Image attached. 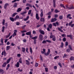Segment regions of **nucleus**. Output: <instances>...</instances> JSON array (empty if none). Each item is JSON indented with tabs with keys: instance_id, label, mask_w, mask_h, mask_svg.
Returning <instances> with one entry per match:
<instances>
[{
	"instance_id": "nucleus-1",
	"label": "nucleus",
	"mask_w": 74,
	"mask_h": 74,
	"mask_svg": "<svg viewBox=\"0 0 74 74\" xmlns=\"http://www.w3.org/2000/svg\"><path fill=\"white\" fill-rule=\"evenodd\" d=\"M39 40L40 41H42L43 40V36L41 34H40L39 37Z\"/></svg>"
},
{
	"instance_id": "nucleus-2",
	"label": "nucleus",
	"mask_w": 74,
	"mask_h": 74,
	"mask_svg": "<svg viewBox=\"0 0 74 74\" xmlns=\"http://www.w3.org/2000/svg\"><path fill=\"white\" fill-rule=\"evenodd\" d=\"M49 53H50V49H48L47 53H45L44 54L45 55H46V56H48Z\"/></svg>"
},
{
	"instance_id": "nucleus-3",
	"label": "nucleus",
	"mask_w": 74,
	"mask_h": 74,
	"mask_svg": "<svg viewBox=\"0 0 74 74\" xmlns=\"http://www.w3.org/2000/svg\"><path fill=\"white\" fill-rule=\"evenodd\" d=\"M66 7L67 9H69V10H71V9H74V6H71L70 8L68 6V5H66Z\"/></svg>"
},
{
	"instance_id": "nucleus-4",
	"label": "nucleus",
	"mask_w": 74,
	"mask_h": 74,
	"mask_svg": "<svg viewBox=\"0 0 74 74\" xmlns=\"http://www.w3.org/2000/svg\"><path fill=\"white\" fill-rule=\"evenodd\" d=\"M7 53L5 52V51L4 50L1 53L2 55H4V56H6V55H7Z\"/></svg>"
},
{
	"instance_id": "nucleus-5",
	"label": "nucleus",
	"mask_w": 74,
	"mask_h": 74,
	"mask_svg": "<svg viewBox=\"0 0 74 74\" xmlns=\"http://www.w3.org/2000/svg\"><path fill=\"white\" fill-rule=\"evenodd\" d=\"M57 21V19L56 18H52L51 21V22H55V21Z\"/></svg>"
},
{
	"instance_id": "nucleus-6",
	"label": "nucleus",
	"mask_w": 74,
	"mask_h": 74,
	"mask_svg": "<svg viewBox=\"0 0 74 74\" xmlns=\"http://www.w3.org/2000/svg\"><path fill=\"white\" fill-rule=\"evenodd\" d=\"M71 15L69 14L67 15L66 16V18H68L69 19H72V17L70 16H71Z\"/></svg>"
},
{
	"instance_id": "nucleus-7",
	"label": "nucleus",
	"mask_w": 74,
	"mask_h": 74,
	"mask_svg": "<svg viewBox=\"0 0 74 74\" xmlns=\"http://www.w3.org/2000/svg\"><path fill=\"white\" fill-rule=\"evenodd\" d=\"M26 34L27 36L30 35L31 34H32V32L31 31H29L28 32L26 33Z\"/></svg>"
},
{
	"instance_id": "nucleus-8",
	"label": "nucleus",
	"mask_w": 74,
	"mask_h": 74,
	"mask_svg": "<svg viewBox=\"0 0 74 74\" xmlns=\"http://www.w3.org/2000/svg\"><path fill=\"white\" fill-rule=\"evenodd\" d=\"M36 18L37 20H39L40 19V17L38 16V14L36 13Z\"/></svg>"
},
{
	"instance_id": "nucleus-9",
	"label": "nucleus",
	"mask_w": 74,
	"mask_h": 74,
	"mask_svg": "<svg viewBox=\"0 0 74 74\" xmlns=\"http://www.w3.org/2000/svg\"><path fill=\"white\" fill-rule=\"evenodd\" d=\"M27 13V12L26 11L24 12L21 13V14L23 16H25V15L24 14H26Z\"/></svg>"
},
{
	"instance_id": "nucleus-10",
	"label": "nucleus",
	"mask_w": 74,
	"mask_h": 74,
	"mask_svg": "<svg viewBox=\"0 0 74 74\" xmlns=\"http://www.w3.org/2000/svg\"><path fill=\"white\" fill-rule=\"evenodd\" d=\"M6 65H7V62H5L3 64L2 67H5L6 66Z\"/></svg>"
},
{
	"instance_id": "nucleus-11",
	"label": "nucleus",
	"mask_w": 74,
	"mask_h": 74,
	"mask_svg": "<svg viewBox=\"0 0 74 74\" xmlns=\"http://www.w3.org/2000/svg\"><path fill=\"white\" fill-rule=\"evenodd\" d=\"M8 5H9V4L8 3H6L5 4L4 8L5 9H6L7 8Z\"/></svg>"
},
{
	"instance_id": "nucleus-12",
	"label": "nucleus",
	"mask_w": 74,
	"mask_h": 74,
	"mask_svg": "<svg viewBox=\"0 0 74 74\" xmlns=\"http://www.w3.org/2000/svg\"><path fill=\"white\" fill-rule=\"evenodd\" d=\"M19 62H17L16 64L15 65V66L16 67H19Z\"/></svg>"
},
{
	"instance_id": "nucleus-13",
	"label": "nucleus",
	"mask_w": 74,
	"mask_h": 74,
	"mask_svg": "<svg viewBox=\"0 0 74 74\" xmlns=\"http://www.w3.org/2000/svg\"><path fill=\"white\" fill-rule=\"evenodd\" d=\"M72 36L71 35H67V37L70 38L71 40H72V39H73V38H72Z\"/></svg>"
},
{
	"instance_id": "nucleus-14",
	"label": "nucleus",
	"mask_w": 74,
	"mask_h": 74,
	"mask_svg": "<svg viewBox=\"0 0 74 74\" xmlns=\"http://www.w3.org/2000/svg\"><path fill=\"white\" fill-rule=\"evenodd\" d=\"M69 59H70V61H71L72 60H74V57H73V56H71Z\"/></svg>"
},
{
	"instance_id": "nucleus-15",
	"label": "nucleus",
	"mask_w": 74,
	"mask_h": 74,
	"mask_svg": "<svg viewBox=\"0 0 74 74\" xmlns=\"http://www.w3.org/2000/svg\"><path fill=\"white\" fill-rule=\"evenodd\" d=\"M25 61L26 62V64H27V65H29L30 64V62L27 60H26Z\"/></svg>"
},
{
	"instance_id": "nucleus-16",
	"label": "nucleus",
	"mask_w": 74,
	"mask_h": 74,
	"mask_svg": "<svg viewBox=\"0 0 74 74\" xmlns=\"http://www.w3.org/2000/svg\"><path fill=\"white\" fill-rule=\"evenodd\" d=\"M11 61V58H10L9 59H8L6 61V63L8 64L10 63V62Z\"/></svg>"
},
{
	"instance_id": "nucleus-17",
	"label": "nucleus",
	"mask_w": 74,
	"mask_h": 74,
	"mask_svg": "<svg viewBox=\"0 0 74 74\" xmlns=\"http://www.w3.org/2000/svg\"><path fill=\"white\" fill-rule=\"evenodd\" d=\"M39 32L41 33L42 34H44V31L42 30L41 29L39 30Z\"/></svg>"
},
{
	"instance_id": "nucleus-18",
	"label": "nucleus",
	"mask_w": 74,
	"mask_h": 74,
	"mask_svg": "<svg viewBox=\"0 0 74 74\" xmlns=\"http://www.w3.org/2000/svg\"><path fill=\"white\" fill-rule=\"evenodd\" d=\"M0 73H2L3 74L4 73H5V72L4 71V70L2 69H0Z\"/></svg>"
},
{
	"instance_id": "nucleus-19",
	"label": "nucleus",
	"mask_w": 74,
	"mask_h": 74,
	"mask_svg": "<svg viewBox=\"0 0 74 74\" xmlns=\"http://www.w3.org/2000/svg\"><path fill=\"white\" fill-rule=\"evenodd\" d=\"M22 11V8H19L17 9L16 11L17 12H20V11Z\"/></svg>"
},
{
	"instance_id": "nucleus-20",
	"label": "nucleus",
	"mask_w": 74,
	"mask_h": 74,
	"mask_svg": "<svg viewBox=\"0 0 74 74\" xmlns=\"http://www.w3.org/2000/svg\"><path fill=\"white\" fill-rule=\"evenodd\" d=\"M57 29L59 31H60L61 32H63V31L61 29V28H59V27H58Z\"/></svg>"
},
{
	"instance_id": "nucleus-21",
	"label": "nucleus",
	"mask_w": 74,
	"mask_h": 74,
	"mask_svg": "<svg viewBox=\"0 0 74 74\" xmlns=\"http://www.w3.org/2000/svg\"><path fill=\"white\" fill-rule=\"evenodd\" d=\"M37 38H38L37 36H36L34 37H32L31 38L32 39V40H36V39H37Z\"/></svg>"
},
{
	"instance_id": "nucleus-22",
	"label": "nucleus",
	"mask_w": 74,
	"mask_h": 74,
	"mask_svg": "<svg viewBox=\"0 0 74 74\" xmlns=\"http://www.w3.org/2000/svg\"><path fill=\"white\" fill-rule=\"evenodd\" d=\"M10 21H12V22H14V18L13 17H10Z\"/></svg>"
},
{
	"instance_id": "nucleus-23",
	"label": "nucleus",
	"mask_w": 74,
	"mask_h": 74,
	"mask_svg": "<svg viewBox=\"0 0 74 74\" xmlns=\"http://www.w3.org/2000/svg\"><path fill=\"white\" fill-rule=\"evenodd\" d=\"M29 18V16H27L26 18H25L24 19V21H27L28 19Z\"/></svg>"
},
{
	"instance_id": "nucleus-24",
	"label": "nucleus",
	"mask_w": 74,
	"mask_h": 74,
	"mask_svg": "<svg viewBox=\"0 0 74 74\" xmlns=\"http://www.w3.org/2000/svg\"><path fill=\"white\" fill-rule=\"evenodd\" d=\"M40 20L41 22H44L45 21V19L44 18H41Z\"/></svg>"
},
{
	"instance_id": "nucleus-25",
	"label": "nucleus",
	"mask_w": 74,
	"mask_h": 74,
	"mask_svg": "<svg viewBox=\"0 0 74 74\" xmlns=\"http://www.w3.org/2000/svg\"><path fill=\"white\" fill-rule=\"evenodd\" d=\"M11 48V47L10 46H8L6 47V50L7 51H8Z\"/></svg>"
},
{
	"instance_id": "nucleus-26",
	"label": "nucleus",
	"mask_w": 74,
	"mask_h": 74,
	"mask_svg": "<svg viewBox=\"0 0 74 74\" xmlns=\"http://www.w3.org/2000/svg\"><path fill=\"white\" fill-rule=\"evenodd\" d=\"M22 51L23 52V53H25V50L26 49L25 48H23V47H22Z\"/></svg>"
},
{
	"instance_id": "nucleus-27",
	"label": "nucleus",
	"mask_w": 74,
	"mask_h": 74,
	"mask_svg": "<svg viewBox=\"0 0 74 74\" xmlns=\"http://www.w3.org/2000/svg\"><path fill=\"white\" fill-rule=\"evenodd\" d=\"M54 12L55 13H58V12H60V11L58 10V9H55V10Z\"/></svg>"
},
{
	"instance_id": "nucleus-28",
	"label": "nucleus",
	"mask_w": 74,
	"mask_h": 74,
	"mask_svg": "<svg viewBox=\"0 0 74 74\" xmlns=\"http://www.w3.org/2000/svg\"><path fill=\"white\" fill-rule=\"evenodd\" d=\"M17 5H18L17 3H14V4L13 5V7H17Z\"/></svg>"
},
{
	"instance_id": "nucleus-29",
	"label": "nucleus",
	"mask_w": 74,
	"mask_h": 74,
	"mask_svg": "<svg viewBox=\"0 0 74 74\" xmlns=\"http://www.w3.org/2000/svg\"><path fill=\"white\" fill-rule=\"evenodd\" d=\"M60 5V7H63L64 8H66L64 7V5L63 4H62V3H61Z\"/></svg>"
},
{
	"instance_id": "nucleus-30",
	"label": "nucleus",
	"mask_w": 74,
	"mask_h": 74,
	"mask_svg": "<svg viewBox=\"0 0 74 74\" xmlns=\"http://www.w3.org/2000/svg\"><path fill=\"white\" fill-rule=\"evenodd\" d=\"M17 14V13H14L12 15V17H14V16H15Z\"/></svg>"
},
{
	"instance_id": "nucleus-31",
	"label": "nucleus",
	"mask_w": 74,
	"mask_h": 74,
	"mask_svg": "<svg viewBox=\"0 0 74 74\" xmlns=\"http://www.w3.org/2000/svg\"><path fill=\"white\" fill-rule=\"evenodd\" d=\"M10 34H11V33H10L8 35L6 36H5L6 38H8L10 36Z\"/></svg>"
},
{
	"instance_id": "nucleus-32",
	"label": "nucleus",
	"mask_w": 74,
	"mask_h": 74,
	"mask_svg": "<svg viewBox=\"0 0 74 74\" xmlns=\"http://www.w3.org/2000/svg\"><path fill=\"white\" fill-rule=\"evenodd\" d=\"M43 15H44V14H43V12H41L40 14V16L41 18H42V16H43Z\"/></svg>"
},
{
	"instance_id": "nucleus-33",
	"label": "nucleus",
	"mask_w": 74,
	"mask_h": 74,
	"mask_svg": "<svg viewBox=\"0 0 74 74\" xmlns=\"http://www.w3.org/2000/svg\"><path fill=\"white\" fill-rule=\"evenodd\" d=\"M20 63H22V58H20L18 61Z\"/></svg>"
},
{
	"instance_id": "nucleus-34",
	"label": "nucleus",
	"mask_w": 74,
	"mask_h": 74,
	"mask_svg": "<svg viewBox=\"0 0 74 74\" xmlns=\"http://www.w3.org/2000/svg\"><path fill=\"white\" fill-rule=\"evenodd\" d=\"M30 51L31 54H32V53H33V50H32V47H30Z\"/></svg>"
},
{
	"instance_id": "nucleus-35",
	"label": "nucleus",
	"mask_w": 74,
	"mask_h": 74,
	"mask_svg": "<svg viewBox=\"0 0 74 74\" xmlns=\"http://www.w3.org/2000/svg\"><path fill=\"white\" fill-rule=\"evenodd\" d=\"M31 12H32V10H29L28 13V15H30V14H31Z\"/></svg>"
},
{
	"instance_id": "nucleus-36",
	"label": "nucleus",
	"mask_w": 74,
	"mask_h": 74,
	"mask_svg": "<svg viewBox=\"0 0 74 74\" xmlns=\"http://www.w3.org/2000/svg\"><path fill=\"white\" fill-rule=\"evenodd\" d=\"M49 27L50 28V29H51L52 27V25L51 24H50L49 25Z\"/></svg>"
},
{
	"instance_id": "nucleus-37",
	"label": "nucleus",
	"mask_w": 74,
	"mask_h": 74,
	"mask_svg": "<svg viewBox=\"0 0 74 74\" xmlns=\"http://www.w3.org/2000/svg\"><path fill=\"white\" fill-rule=\"evenodd\" d=\"M53 2V7H56V2Z\"/></svg>"
},
{
	"instance_id": "nucleus-38",
	"label": "nucleus",
	"mask_w": 74,
	"mask_h": 74,
	"mask_svg": "<svg viewBox=\"0 0 74 74\" xmlns=\"http://www.w3.org/2000/svg\"><path fill=\"white\" fill-rule=\"evenodd\" d=\"M67 55L66 53H65L64 55V56H63V58H66V57H67Z\"/></svg>"
},
{
	"instance_id": "nucleus-39",
	"label": "nucleus",
	"mask_w": 74,
	"mask_h": 74,
	"mask_svg": "<svg viewBox=\"0 0 74 74\" xmlns=\"http://www.w3.org/2000/svg\"><path fill=\"white\" fill-rule=\"evenodd\" d=\"M69 48H70V49L71 50V51H73V49H72V47H71V45H69Z\"/></svg>"
},
{
	"instance_id": "nucleus-40",
	"label": "nucleus",
	"mask_w": 74,
	"mask_h": 74,
	"mask_svg": "<svg viewBox=\"0 0 74 74\" xmlns=\"http://www.w3.org/2000/svg\"><path fill=\"white\" fill-rule=\"evenodd\" d=\"M52 12H49L48 13H47V15H51V14Z\"/></svg>"
},
{
	"instance_id": "nucleus-41",
	"label": "nucleus",
	"mask_w": 74,
	"mask_h": 74,
	"mask_svg": "<svg viewBox=\"0 0 74 74\" xmlns=\"http://www.w3.org/2000/svg\"><path fill=\"white\" fill-rule=\"evenodd\" d=\"M19 19V16L18 15H16L15 18V19Z\"/></svg>"
},
{
	"instance_id": "nucleus-42",
	"label": "nucleus",
	"mask_w": 74,
	"mask_h": 74,
	"mask_svg": "<svg viewBox=\"0 0 74 74\" xmlns=\"http://www.w3.org/2000/svg\"><path fill=\"white\" fill-rule=\"evenodd\" d=\"M52 40H53V41H56V37L54 36L52 38Z\"/></svg>"
},
{
	"instance_id": "nucleus-43",
	"label": "nucleus",
	"mask_w": 74,
	"mask_h": 74,
	"mask_svg": "<svg viewBox=\"0 0 74 74\" xmlns=\"http://www.w3.org/2000/svg\"><path fill=\"white\" fill-rule=\"evenodd\" d=\"M5 29V27L3 26L2 27V32H4V29Z\"/></svg>"
},
{
	"instance_id": "nucleus-44",
	"label": "nucleus",
	"mask_w": 74,
	"mask_h": 74,
	"mask_svg": "<svg viewBox=\"0 0 74 74\" xmlns=\"http://www.w3.org/2000/svg\"><path fill=\"white\" fill-rule=\"evenodd\" d=\"M38 63L36 62L35 64V67H38Z\"/></svg>"
},
{
	"instance_id": "nucleus-45",
	"label": "nucleus",
	"mask_w": 74,
	"mask_h": 74,
	"mask_svg": "<svg viewBox=\"0 0 74 74\" xmlns=\"http://www.w3.org/2000/svg\"><path fill=\"white\" fill-rule=\"evenodd\" d=\"M5 20H3L2 22V24L3 25H4V23H5Z\"/></svg>"
},
{
	"instance_id": "nucleus-46",
	"label": "nucleus",
	"mask_w": 74,
	"mask_h": 74,
	"mask_svg": "<svg viewBox=\"0 0 74 74\" xmlns=\"http://www.w3.org/2000/svg\"><path fill=\"white\" fill-rule=\"evenodd\" d=\"M62 40L64 42L65 41H66V38H65V37L64 38L62 39Z\"/></svg>"
},
{
	"instance_id": "nucleus-47",
	"label": "nucleus",
	"mask_w": 74,
	"mask_h": 74,
	"mask_svg": "<svg viewBox=\"0 0 74 74\" xmlns=\"http://www.w3.org/2000/svg\"><path fill=\"white\" fill-rule=\"evenodd\" d=\"M64 45L63 44V42H61V45L60 46L61 48H63V47Z\"/></svg>"
},
{
	"instance_id": "nucleus-48",
	"label": "nucleus",
	"mask_w": 74,
	"mask_h": 74,
	"mask_svg": "<svg viewBox=\"0 0 74 74\" xmlns=\"http://www.w3.org/2000/svg\"><path fill=\"white\" fill-rule=\"evenodd\" d=\"M42 43L43 44L47 43V40H43L42 42Z\"/></svg>"
},
{
	"instance_id": "nucleus-49",
	"label": "nucleus",
	"mask_w": 74,
	"mask_h": 74,
	"mask_svg": "<svg viewBox=\"0 0 74 74\" xmlns=\"http://www.w3.org/2000/svg\"><path fill=\"white\" fill-rule=\"evenodd\" d=\"M59 18L60 20L62 19H63V16H60L59 17Z\"/></svg>"
},
{
	"instance_id": "nucleus-50",
	"label": "nucleus",
	"mask_w": 74,
	"mask_h": 74,
	"mask_svg": "<svg viewBox=\"0 0 74 74\" xmlns=\"http://www.w3.org/2000/svg\"><path fill=\"white\" fill-rule=\"evenodd\" d=\"M45 69L46 72H48V68H45Z\"/></svg>"
},
{
	"instance_id": "nucleus-51",
	"label": "nucleus",
	"mask_w": 74,
	"mask_h": 74,
	"mask_svg": "<svg viewBox=\"0 0 74 74\" xmlns=\"http://www.w3.org/2000/svg\"><path fill=\"white\" fill-rule=\"evenodd\" d=\"M18 71H19V72H22V71H23L22 69H21L20 68L18 69Z\"/></svg>"
},
{
	"instance_id": "nucleus-52",
	"label": "nucleus",
	"mask_w": 74,
	"mask_h": 74,
	"mask_svg": "<svg viewBox=\"0 0 74 74\" xmlns=\"http://www.w3.org/2000/svg\"><path fill=\"white\" fill-rule=\"evenodd\" d=\"M27 32V31H26V30H23L21 32L23 33H25Z\"/></svg>"
},
{
	"instance_id": "nucleus-53",
	"label": "nucleus",
	"mask_w": 74,
	"mask_h": 74,
	"mask_svg": "<svg viewBox=\"0 0 74 74\" xmlns=\"http://www.w3.org/2000/svg\"><path fill=\"white\" fill-rule=\"evenodd\" d=\"M46 42H49V43H51L52 42L51 40H46Z\"/></svg>"
},
{
	"instance_id": "nucleus-54",
	"label": "nucleus",
	"mask_w": 74,
	"mask_h": 74,
	"mask_svg": "<svg viewBox=\"0 0 74 74\" xmlns=\"http://www.w3.org/2000/svg\"><path fill=\"white\" fill-rule=\"evenodd\" d=\"M55 36L53 35H50V37L51 38H53V37H55Z\"/></svg>"
},
{
	"instance_id": "nucleus-55",
	"label": "nucleus",
	"mask_w": 74,
	"mask_h": 74,
	"mask_svg": "<svg viewBox=\"0 0 74 74\" xmlns=\"http://www.w3.org/2000/svg\"><path fill=\"white\" fill-rule=\"evenodd\" d=\"M20 24L19 22H16V25H18Z\"/></svg>"
},
{
	"instance_id": "nucleus-56",
	"label": "nucleus",
	"mask_w": 74,
	"mask_h": 74,
	"mask_svg": "<svg viewBox=\"0 0 74 74\" xmlns=\"http://www.w3.org/2000/svg\"><path fill=\"white\" fill-rule=\"evenodd\" d=\"M72 23H73V21H71V22H70L69 23V26H71L72 24Z\"/></svg>"
},
{
	"instance_id": "nucleus-57",
	"label": "nucleus",
	"mask_w": 74,
	"mask_h": 74,
	"mask_svg": "<svg viewBox=\"0 0 74 74\" xmlns=\"http://www.w3.org/2000/svg\"><path fill=\"white\" fill-rule=\"evenodd\" d=\"M59 58V56H56L54 58V59H58V58Z\"/></svg>"
},
{
	"instance_id": "nucleus-58",
	"label": "nucleus",
	"mask_w": 74,
	"mask_h": 74,
	"mask_svg": "<svg viewBox=\"0 0 74 74\" xmlns=\"http://www.w3.org/2000/svg\"><path fill=\"white\" fill-rule=\"evenodd\" d=\"M10 45L11 46H15V44H14V43L12 42V43Z\"/></svg>"
},
{
	"instance_id": "nucleus-59",
	"label": "nucleus",
	"mask_w": 74,
	"mask_h": 74,
	"mask_svg": "<svg viewBox=\"0 0 74 74\" xmlns=\"http://www.w3.org/2000/svg\"><path fill=\"white\" fill-rule=\"evenodd\" d=\"M66 51L67 52H70V49H66Z\"/></svg>"
},
{
	"instance_id": "nucleus-60",
	"label": "nucleus",
	"mask_w": 74,
	"mask_h": 74,
	"mask_svg": "<svg viewBox=\"0 0 74 74\" xmlns=\"http://www.w3.org/2000/svg\"><path fill=\"white\" fill-rule=\"evenodd\" d=\"M36 41H37V40L36 39L34 40V44H36Z\"/></svg>"
},
{
	"instance_id": "nucleus-61",
	"label": "nucleus",
	"mask_w": 74,
	"mask_h": 74,
	"mask_svg": "<svg viewBox=\"0 0 74 74\" xmlns=\"http://www.w3.org/2000/svg\"><path fill=\"white\" fill-rule=\"evenodd\" d=\"M58 65L60 66V67H62V64H61V63L60 62H59L58 63Z\"/></svg>"
},
{
	"instance_id": "nucleus-62",
	"label": "nucleus",
	"mask_w": 74,
	"mask_h": 74,
	"mask_svg": "<svg viewBox=\"0 0 74 74\" xmlns=\"http://www.w3.org/2000/svg\"><path fill=\"white\" fill-rule=\"evenodd\" d=\"M62 36L63 37H66V35L65 34H62Z\"/></svg>"
},
{
	"instance_id": "nucleus-63",
	"label": "nucleus",
	"mask_w": 74,
	"mask_h": 74,
	"mask_svg": "<svg viewBox=\"0 0 74 74\" xmlns=\"http://www.w3.org/2000/svg\"><path fill=\"white\" fill-rule=\"evenodd\" d=\"M21 55L20 53H18L17 54V57H21Z\"/></svg>"
},
{
	"instance_id": "nucleus-64",
	"label": "nucleus",
	"mask_w": 74,
	"mask_h": 74,
	"mask_svg": "<svg viewBox=\"0 0 74 74\" xmlns=\"http://www.w3.org/2000/svg\"><path fill=\"white\" fill-rule=\"evenodd\" d=\"M54 69L55 70H57V66H54L53 67Z\"/></svg>"
}]
</instances>
